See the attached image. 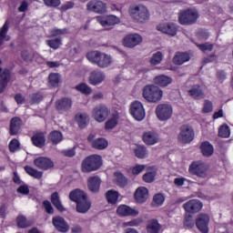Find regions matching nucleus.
Listing matches in <instances>:
<instances>
[{
    "instance_id": "obj_1",
    "label": "nucleus",
    "mask_w": 233,
    "mask_h": 233,
    "mask_svg": "<svg viewBox=\"0 0 233 233\" xmlns=\"http://www.w3.org/2000/svg\"><path fill=\"white\" fill-rule=\"evenodd\" d=\"M86 59L93 65H96L98 68H108L113 62L110 55L97 50L88 52Z\"/></svg>"
},
{
    "instance_id": "obj_2",
    "label": "nucleus",
    "mask_w": 233,
    "mask_h": 233,
    "mask_svg": "<svg viewBox=\"0 0 233 233\" xmlns=\"http://www.w3.org/2000/svg\"><path fill=\"white\" fill-rule=\"evenodd\" d=\"M129 15L136 23H147L150 19L148 8L143 5H130Z\"/></svg>"
},
{
    "instance_id": "obj_3",
    "label": "nucleus",
    "mask_w": 233,
    "mask_h": 233,
    "mask_svg": "<svg viewBox=\"0 0 233 233\" xmlns=\"http://www.w3.org/2000/svg\"><path fill=\"white\" fill-rule=\"evenodd\" d=\"M103 165V158L98 155H91L86 157L81 164V170L85 174L99 170Z\"/></svg>"
},
{
    "instance_id": "obj_4",
    "label": "nucleus",
    "mask_w": 233,
    "mask_h": 233,
    "mask_svg": "<svg viewBox=\"0 0 233 233\" xmlns=\"http://www.w3.org/2000/svg\"><path fill=\"white\" fill-rule=\"evenodd\" d=\"M143 97L148 103H157L163 97V91L154 85L146 86L143 89Z\"/></svg>"
},
{
    "instance_id": "obj_5",
    "label": "nucleus",
    "mask_w": 233,
    "mask_h": 233,
    "mask_svg": "<svg viewBox=\"0 0 233 233\" xmlns=\"http://www.w3.org/2000/svg\"><path fill=\"white\" fill-rule=\"evenodd\" d=\"M188 170L193 176H197L202 179L208 177V167L203 162L195 161L191 163Z\"/></svg>"
},
{
    "instance_id": "obj_6",
    "label": "nucleus",
    "mask_w": 233,
    "mask_h": 233,
    "mask_svg": "<svg viewBox=\"0 0 233 233\" xmlns=\"http://www.w3.org/2000/svg\"><path fill=\"white\" fill-rule=\"evenodd\" d=\"M110 116L109 108L105 105L96 106L92 111V117L97 123H105Z\"/></svg>"
},
{
    "instance_id": "obj_7",
    "label": "nucleus",
    "mask_w": 233,
    "mask_h": 233,
    "mask_svg": "<svg viewBox=\"0 0 233 233\" xmlns=\"http://www.w3.org/2000/svg\"><path fill=\"white\" fill-rule=\"evenodd\" d=\"M179 130L180 132L177 136V138L180 143L187 145V143L194 141V129L192 127L188 125H183L180 127Z\"/></svg>"
},
{
    "instance_id": "obj_8",
    "label": "nucleus",
    "mask_w": 233,
    "mask_h": 233,
    "mask_svg": "<svg viewBox=\"0 0 233 233\" xmlns=\"http://www.w3.org/2000/svg\"><path fill=\"white\" fill-rule=\"evenodd\" d=\"M198 17H199V15L197 11L188 9L180 12L178 21L180 25H194L198 21Z\"/></svg>"
},
{
    "instance_id": "obj_9",
    "label": "nucleus",
    "mask_w": 233,
    "mask_h": 233,
    "mask_svg": "<svg viewBox=\"0 0 233 233\" xmlns=\"http://www.w3.org/2000/svg\"><path fill=\"white\" fill-rule=\"evenodd\" d=\"M130 114L137 121H143L146 116L143 104L137 100L131 103Z\"/></svg>"
},
{
    "instance_id": "obj_10",
    "label": "nucleus",
    "mask_w": 233,
    "mask_h": 233,
    "mask_svg": "<svg viewBox=\"0 0 233 233\" xmlns=\"http://www.w3.org/2000/svg\"><path fill=\"white\" fill-rule=\"evenodd\" d=\"M172 106L168 104H160L156 108V114L159 121H167L172 117Z\"/></svg>"
},
{
    "instance_id": "obj_11",
    "label": "nucleus",
    "mask_w": 233,
    "mask_h": 233,
    "mask_svg": "<svg viewBox=\"0 0 233 233\" xmlns=\"http://www.w3.org/2000/svg\"><path fill=\"white\" fill-rule=\"evenodd\" d=\"M143 43V36L139 34H129L123 39V45L127 48H136V46Z\"/></svg>"
},
{
    "instance_id": "obj_12",
    "label": "nucleus",
    "mask_w": 233,
    "mask_h": 233,
    "mask_svg": "<svg viewBox=\"0 0 233 233\" xmlns=\"http://www.w3.org/2000/svg\"><path fill=\"white\" fill-rule=\"evenodd\" d=\"M210 217L206 213H199L196 218V227L202 233H208Z\"/></svg>"
},
{
    "instance_id": "obj_13",
    "label": "nucleus",
    "mask_w": 233,
    "mask_h": 233,
    "mask_svg": "<svg viewBox=\"0 0 233 233\" xmlns=\"http://www.w3.org/2000/svg\"><path fill=\"white\" fill-rule=\"evenodd\" d=\"M86 10L95 14H106V4L100 0H90L86 5Z\"/></svg>"
},
{
    "instance_id": "obj_14",
    "label": "nucleus",
    "mask_w": 233,
    "mask_h": 233,
    "mask_svg": "<svg viewBox=\"0 0 233 233\" xmlns=\"http://www.w3.org/2000/svg\"><path fill=\"white\" fill-rule=\"evenodd\" d=\"M183 208L188 214H198L203 208V203L198 199H191L183 205Z\"/></svg>"
},
{
    "instance_id": "obj_15",
    "label": "nucleus",
    "mask_w": 233,
    "mask_h": 233,
    "mask_svg": "<svg viewBox=\"0 0 233 233\" xmlns=\"http://www.w3.org/2000/svg\"><path fill=\"white\" fill-rule=\"evenodd\" d=\"M34 165L36 166L37 168H41L42 170H48L50 168H54V161L45 157L35 158L34 160Z\"/></svg>"
},
{
    "instance_id": "obj_16",
    "label": "nucleus",
    "mask_w": 233,
    "mask_h": 233,
    "mask_svg": "<svg viewBox=\"0 0 233 233\" xmlns=\"http://www.w3.org/2000/svg\"><path fill=\"white\" fill-rule=\"evenodd\" d=\"M105 79H106V75H105L103 71L99 70L91 72L88 77L89 84L93 85L94 86L101 85Z\"/></svg>"
},
{
    "instance_id": "obj_17",
    "label": "nucleus",
    "mask_w": 233,
    "mask_h": 233,
    "mask_svg": "<svg viewBox=\"0 0 233 233\" xmlns=\"http://www.w3.org/2000/svg\"><path fill=\"white\" fill-rule=\"evenodd\" d=\"M52 223L55 227V228H56V230H58V232H68V230L70 229V226H68V223H66V220H65V218H63V217H55L52 219Z\"/></svg>"
},
{
    "instance_id": "obj_18",
    "label": "nucleus",
    "mask_w": 233,
    "mask_h": 233,
    "mask_svg": "<svg viewBox=\"0 0 233 233\" xmlns=\"http://www.w3.org/2000/svg\"><path fill=\"white\" fill-rule=\"evenodd\" d=\"M157 30L162 32V34H167V35H171L172 37L177 34V27L172 23L160 24L157 26Z\"/></svg>"
},
{
    "instance_id": "obj_19",
    "label": "nucleus",
    "mask_w": 233,
    "mask_h": 233,
    "mask_svg": "<svg viewBox=\"0 0 233 233\" xmlns=\"http://www.w3.org/2000/svg\"><path fill=\"white\" fill-rule=\"evenodd\" d=\"M0 94L5 92V88L8 86V83H10L11 76L10 71L8 69H4L0 67Z\"/></svg>"
},
{
    "instance_id": "obj_20",
    "label": "nucleus",
    "mask_w": 233,
    "mask_h": 233,
    "mask_svg": "<svg viewBox=\"0 0 233 233\" xmlns=\"http://www.w3.org/2000/svg\"><path fill=\"white\" fill-rule=\"evenodd\" d=\"M142 139L146 145H156V143H159V135L154 131H147L144 132Z\"/></svg>"
},
{
    "instance_id": "obj_21",
    "label": "nucleus",
    "mask_w": 233,
    "mask_h": 233,
    "mask_svg": "<svg viewBox=\"0 0 233 233\" xmlns=\"http://www.w3.org/2000/svg\"><path fill=\"white\" fill-rule=\"evenodd\" d=\"M23 125V120L19 116H15L10 121L9 134L10 136H17L19 130H21V126Z\"/></svg>"
},
{
    "instance_id": "obj_22",
    "label": "nucleus",
    "mask_w": 233,
    "mask_h": 233,
    "mask_svg": "<svg viewBox=\"0 0 233 233\" xmlns=\"http://www.w3.org/2000/svg\"><path fill=\"white\" fill-rule=\"evenodd\" d=\"M97 23L102 26H114L117 23V16L109 15L106 16H96Z\"/></svg>"
},
{
    "instance_id": "obj_23",
    "label": "nucleus",
    "mask_w": 233,
    "mask_h": 233,
    "mask_svg": "<svg viewBox=\"0 0 233 233\" xmlns=\"http://www.w3.org/2000/svg\"><path fill=\"white\" fill-rule=\"evenodd\" d=\"M90 208H92V201L88 199V197L76 203V210L78 214H86Z\"/></svg>"
},
{
    "instance_id": "obj_24",
    "label": "nucleus",
    "mask_w": 233,
    "mask_h": 233,
    "mask_svg": "<svg viewBox=\"0 0 233 233\" xmlns=\"http://www.w3.org/2000/svg\"><path fill=\"white\" fill-rule=\"evenodd\" d=\"M117 212L119 216H124V217L133 216L134 218H136V216H139V210L136 208H132L127 205L119 206L117 208Z\"/></svg>"
},
{
    "instance_id": "obj_25",
    "label": "nucleus",
    "mask_w": 233,
    "mask_h": 233,
    "mask_svg": "<svg viewBox=\"0 0 233 233\" xmlns=\"http://www.w3.org/2000/svg\"><path fill=\"white\" fill-rule=\"evenodd\" d=\"M86 198H88L86 193L79 188L74 189L69 193V199L75 203H79V201H83Z\"/></svg>"
},
{
    "instance_id": "obj_26",
    "label": "nucleus",
    "mask_w": 233,
    "mask_h": 233,
    "mask_svg": "<svg viewBox=\"0 0 233 233\" xmlns=\"http://www.w3.org/2000/svg\"><path fill=\"white\" fill-rule=\"evenodd\" d=\"M137 203H145L148 199V189L147 187H138L135 192Z\"/></svg>"
},
{
    "instance_id": "obj_27",
    "label": "nucleus",
    "mask_w": 233,
    "mask_h": 233,
    "mask_svg": "<svg viewBox=\"0 0 233 233\" xmlns=\"http://www.w3.org/2000/svg\"><path fill=\"white\" fill-rule=\"evenodd\" d=\"M101 179L98 177H91L87 180V187L90 192H99Z\"/></svg>"
},
{
    "instance_id": "obj_28",
    "label": "nucleus",
    "mask_w": 233,
    "mask_h": 233,
    "mask_svg": "<svg viewBox=\"0 0 233 233\" xmlns=\"http://www.w3.org/2000/svg\"><path fill=\"white\" fill-rule=\"evenodd\" d=\"M32 142L35 147H37L38 148H43L45 147V143H46V138L45 137V133H35L32 137Z\"/></svg>"
},
{
    "instance_id": "obj_29",
    "label": "nucleus",
    "mask_w": 233,
    "mask_h": 233,
    "mask_svg": "<svg viewBox=\"0 0 233 233\" xmlns=\"http://www.w3.org/2000/svg\"><path fill=\"white\" fill-rule=\"evenodd\" d=\"M187 61H190V55L188 53L177 52L173 57L174 65L181 66Z\"/></svg>"
},
{
    "instance_id": "obj_30",
    "label": "nucleus",
    "mask_w": 233,
    "mask_h": 233,
    "mask_svg": "<svg viewBox=\"0 0 233 233\" xmlns=\"http://www.w3.org/2000/svg\"><path fill=\"white\" fill-rule=\"evenodd\" d=\"M51 203L55 208H56V209L59 210V212H65V210H66V208H65L61 203V198L59 197V193H57V191L51 195Z\"/></svg>"
},
{
    "instance_id": "obj_31",
    "label": "nucleus",
    "mask_w": 233,
    "mask_h": 233,
    "mask_svg": "<svg viewBox=\"0 0 233 233\" xmlns=\"http://www.w3.org/2000/svg\"><path fill=\"white\" fill-rule=\"evenodd\" d=\"M154 82L156 85H158V86H168V85L172 83V78L165 75H160L154 78Z\"/></svg>"
},
{
    "instance_id": "obj_32",
    "label": "nucleus",
    "mask_w": 233,
    "mask_h": 233,
    "mask_svg": "<svg viewBox=\"0 0 233 233\" xmlns=\"http://www.w3.org/2000/svg\"><path fill=\"white\" fill-rule=\"evenodd\" d=\"M75 119L80 128H85L88 125V115L86 113L76 114Z\"/></svg>"
},
{
    "instance_id": "obj_33",
    "label": "nucleus",
    "mask_w": 233,
    "mask_h": 233,
    "mask_svg": "<svg viewBox=\"0 0 233 233\" xmlns=\"http://www.w3.org/2000/svg\"><path fill=\"white\" fill-rule=\"evenodd\" d=\"M161 230V225L156 219L149 220L147 226V231L148 233H159Z\"/></svg>"
},
{
    "instance_id": "obj_34",
    "label": "nucleus",
    "mask_w": 233,
    "mask_h": 233,
    "mask_svg": "<svg viewBox=\"0 0 233 233\" xmlns=\"http://www.w3.org/2000/svg\"><path fill=\"white\" fill-rule=\"evenodd\" d=\"M201 152L206 157H210L214 154V147L208 142H204L200 146Z\"/></svg>"
},
{
    "instance_id": "obj_35",
    "label": "nucleus",
    "mask_w": 233,
    "mask_h": 233,
    "mask_svg": "<svg viewBox=\"0 0 233 233\" xmlns=\"http://www.w3.org/2000/svg\"><path fill=\"white\" fill-rule=\"evenodd\" d=\"M48 139H50L53 145H57L63 141V133L57 130L52 131L48 136Z\"/></svg>"
},
{
    "instance_id": "obj_36",
    "label": "nucleus",
    "mask_w": 233,
    "mask_h": 233,
    "mask_svg": "<svg viewBox=\"0 0 233 233\" xmlns=\"http://www.w3.org/2000/svg\"><path fill=\"white\" fill-rule=\"evenodd\" d=\"M56 108L58 110H69L72 108V100L69 98H63L56 102Z\"/></svg>"
},
{
    "instance_id": "obj_37",
    "label": "nucleus",
    "mask_w": 233,
    "mask_h": 233,
    "mask_svg": "<svg viewBox=\"0 0 233 233\" xmlns=\"http://www.w3.org/2000/svg\"><path fill=\"white\" fill-rule=\"evenodd\" d=\"M189 96L194 97V99H202L205 97V93H203L198 86H195L189 90Z\"/></svg>"
},
{
    "instance_id": "obj_38",
    "label": "nucleus",
    "mask_w": 233,
    "mask_h": 233,
    "mask_svg": "<svg viewBox=\"0 0 233 233\" xmlns=\"http://www.w3.org/2000/svg\"><path fill=\"white\" fill-rule=\"evenodd\" d=\"M92 147L97 150H105L108 147V142L105 138H97L93 141Z\"/></svg>"
},
{
    "instance_id": "obj_39",
    "label": "nucleus",
    "mask_w": 233,
    "mask_h": 233,
    "mask_svg": "<svg viewBox=\"0 0 233 233\" xmlns=\"http://www.w3.org/2000/svg\"><path fill=\"white\" fill-rule=\"evenodd\" d=\"M25 170L26 174H28L32 177H35V179H41V177H43V172L38 171L37 169H35L30 166H25Z\"/></svg>"
},
{
    "instance_id": "obj_40",
    "label": "nucleus",
    "mask_w": 233,
    "mask_h": 233,
    "mask_svg": "<svg viewBox=\"0 0 233 233\" xmlns=\"http://www.w3.org/2000/svg\"><path fill=\"white\" fill-rule=\"evenodd\" d=\"M76 90H77V92H80L81 94H84V96H90V94H92V87H90L88 85L85 84V83H81L77 86H76Z\"/></svg>"
},
{
    "instance_id": "obj_41",
    "label": "nucleus",
    "mask_w": 233,
    "mask_h": 233,
    "mask_svg": "<svg viewBox=\"0 0 233 233\" xmlns=\"http://www.w3.org/2000/svg\"><path fill=\"white\" fill-rule=\"evenodd\" d=\"M8 34V22H5L3 27L0 29V46L3 45V41H10Z\"/></svg>"
},
{
    "instance_id": "obj_42",
    "label": "nucleus",
    "mask_w": 233,
    "mask_h": 233,
    "mask_svg": "<svg viewBox=\"0 0 233 233\" xmlns=\"http://www.w3.org/2000/svg\"><path fill=\"white\" fill-rule=\"evenodd\" d=\"M106 198L110 205H116L117 203V191L108 190L106 193Z\"/></svg>"
},
{
    "instance_id": "obj_43",
    "label": "nucleus",
    "mask_w": 233,
    "mask_h": 233,
    "mask_svg": "<svg viewBox=\"0 0 233 233\" xmlns=\"http://www.w3.org/2000/svg\"><path fill=\"white\" fill-rule=\"evenodd\" d=\"M59 83H61V75L58 73H51L49 75V84L51 86H59Z\"/></svg>"
},
{
    "instance_id": "obj_44",
    "label": "nucleus",
    "mask_w": 233,
    "mask_h": 233,
    "mask_svg": "<svg viewBox=\"0 0 233 233\" xmlns=\"http://www.w3.org/2000/svg\"><path fill=\"white\" fill-rule=\"evenodd\" d=\"M17 225L20 228H26L28 227H32V223L30 221L26 220V218L25 216H18L16 218Z\"/></svg>"
},
{
    "instance_id": "obj_45",
    "label": "nucleus",
    "mask_w": 233,
    "mask_h": 233,
    "mask_svg": "<svg viewBox=\"0 0 233 233\" xmlns=\"http://www.w3.org/2000/svg\"><path fill=\"white\" fill-rule=\"evenodd\" d=\"M128 185V178L123 175V173H117V187L119 188H125Z\"/></svg>"
},
{
    "instance_id": "obj_46",
    "label": "nucleus",
    "mask_w": 233,
    "mask_h": 233,
    "mask_svg": "<svg viewBox=\"0 0 233 233\" xmlns=\"http://www.w3.org/2000/svg\"><path fill=\"white\" fill-rule=\"evenodd\" d=\"M161 61H163V53H161L160 51L155 53L152 57L150 58L149 63L151 65H159V63H161Z\"/></svg>"
},
{
    "instance_id": "obj_47",
    "label": "nucleus",
    "mask_w": 233,
    "mask_h": 233,
    "mask_svg": "<svg viewBox=\"0 0 233 233\" xmlns=\"http://www.w3.org/2000/svg\"><path fill=\"white\" fill-rule=\"evenodd\" d=\"M147 154H148V152L147 151V147L143 146H139L135 149V155L139 159H144V157H147Z\"/></svg>"
},
{
    "instance_id": "obj_48",
    "label": "nucleus",
    "mask_w": 233,
    "mask_h": 233,
    "mask_svg": "<svg viewBox=\"0 0 233 233\" xmlns=\"http://www.w3.org/2000/svg\"><path fill=\"white\" fill-rule=\"evenodd\" d=\"M220 137H230V127L228 125H222L218 130Z\"/></svg>"
},
{
    "instance_id": "obj_49",
    "label": "nucleus",
    "mask_w": 233,
    "mask_h": 233,
    "mask_svg": "<svg viewBox=\"0 0 233 233\" xmlns=\"http://www.w3.org/2000/svg\"><path fill=\"white\" fill-rule=\"evenodd\" d=\"M46 45L53 48V50H57L61 46V38H55L46 41Z\"/></svg>"
},
{
    "instance_id": "obj_50",
    "label": "nucleus",
    "mask_w": 233,
    "mask_h": 233,
    "mask_svg": "<svg viewBox=\"0 0 233 233\" xmlns=\"http://www.w3.org/2000/svg\"><path fill=\"white\" fill-rule=\"evenodd\" d=\"M155 179H156L155 171L147 172L143 175V181H145V183H154Z\"/></svg>"
},
{
    "instance_id": "obj_51",
    "label": "nucleus",
    "mask_w": 233,
    "mask_h": 233,
    "mask_svg": "<svg viewBox=\"0 0 233 233\" xmlns=\"http://www.w3.org/2000/svg\"><path fill=\"white\" fill-rule=\"evenodd\" d=\"M52 37H57L59 35H65L68 34V29L64 28V29H57V28H53L50 32Z\"/></svg>"
},
{
    "instance_id": "obj_52",
    "label": "nucleus",
    "mask_w": 233,
    "mask_h": 233,
    "mask_svg": "<svg viewBox=\"0 0 233 233\" xmlns=\"http://www.w3.org/2000/svg\"><path fill=\"white\" fill-rule=\"evenodd\" d=\"M143 223V220H141V218H135L131 221L128 222H124L122 224V227H139V225H141Z\"/></svg>"
},
{
    "instance_id": "obj_53",
    "label": "nucleus",
    "mask_w": 233,
    "mask_h": 233,
    "mask_svg": "<svg viewBox=\"0 0 233 233\" xmlns=\"http://www.w3.org/2000/svg\"><path fill=\"white\" fill-rule=\"evenodd\" d=\"M116 125H117V116H114L112 118L106 122V129L110 130L115 128Z\"/></svg>"
},
{
    "instance_id": "obj_54",
    "label": "nucleus",
    "mask_w": 233,
    "mask_h": 233,
    "mask_svg": "<svg viewBox=\"0 0 233 233\" xmlns=\"http://www.w3.org/2000/svg\"><path fill=\"white\" fill-rule=\"evenodd\" d=\"M198 46L202 52H212L214 50V45L210 43L200 44Z\"/></svg>"
},
{
    "instance_id": "obj_55",
    "label": "nucleus",
    "mask_w": 233,
    "mask_h": 233,
    "mask_svg": "<svg viewBox=\"0 0 233 233\" xmlns=\"http://www.w3.org/2000/svg\"><path fill=\"white\" fill-rule=\"evenodd\" d=\"M153 203H155L157 207H161V205L165 203V197L161 194L155 195L153 198Z\"/></svg>"
},
{
    "instance_id": "obj_56",
    "label": "nucleus",
    "mask_w": 233,
    "mask_h": 233,
    "mask_svg": "<svg viewBox=\"0 0 233 233\" xmlns=\"http://www.w3.org/2000/svg\"><path fill=\"white\" fill-rule=\"evenodd\" d=\"M19 140L14 138L9 143V150L10 152H15L16 150H19Z\"/></svg>"
},
{
    "instance_id": "obj_57",
    "label": "nucleus",
    "mask_w": 233,
    "mask_h": 233,
    "mask_svg": "<svg viewBox=\"0 0 233 233\" xmlns=\"http://www.w3.org/2000/svg\"><path fill=\"white\" fill-rule=\"evenodd\" d=\"M31 105H35L36 103H40L43 100V95L35 93L30 96Z\"/></svg>"
},
{
    "instance_id": "obj_58",
    "label": "nucleus",
    "mask_w": 233,
    "mask_h": 233,
    "mask_svg": "<svg viewBox=\"0 0 233 233\" xmlns=\"http://www.w3.org/2000/svg\"><path fill=\"white\" fill-rule=\"evenodd\" d=\"M204 114H208V112H212L214 110V106H212V102L208 100H205L204 107H203Z\"/></svg>"
},
{
    "instance_id": "obj_59",
    "label": "nucleus",
    "mask_w": 233,
    "mask_h": 233,
    "mask_svg": "<svg viewBox=\"0 0 233 233\" xmlns=\"http://www.w3.org/2000/svg\"><path fill=\"white\" fill-rule=\"evenodd\" d=\"M44 208L47 214H54V207H52V204L48 200H45L43 202Z\"/></svg>"
},
{
    "instance_id": "obj_60",
    "label": "nucleus",
    "mask_w": 233,
    "mask_h": 233,
    "mask_svg": "<svg viewBox=\"0 0 233 233\" xmlns=\"http://www.w3.org/2000/svg\"><path fill=\"white\" fill-rule=\"evenodd\" d=\"M44 3L46 6H59L61 5V0H44Z\"/></svg>"
},
{
    "instance_id": "obj_61",
    "label": "nucleus",
    "mask_w": 233,
    "mask_h": 233,
    "mask_svg": "<svg viewBox=\"0 0 233 233\" xmlns=\"http://www.w3.org/2000/svg\"><path fill=\"white\" fill-rule=\"evenodd\" d=\"M144 168H147L145 165H137L133 167L132 172L135 176L141 174Z\"/></svg>"
},
{
    "instance_id": "obj_62",
    "label": "nucleus",
    "mask_w": 233,
    "mask_h": 233,
    "mask_svg": "<svg viewBox=\"0 0 233 233\" xmlns=\"http://www.w3.org/2000/svg\"><path fill=\"white\" fill-rule=\"evenodd\" d=\"M184 225L187 228H192V227H194V220L192 219V216L186 217L184 220Z\"/></svg>"
},
{
    "instance_id": "obj_63",
    "label": "nucleus",
    "mask_w": 233,
    "mask_h": 233,
    "mask_svg": "<svg viewBox=\"0 0 233 233\" xmlns=\"http://www.w3.org/2000/svg\"><path fill=\"white\" fill-rule=\"evenodd\" d=\"M16 192H18L19 194H29L30 189H28V187L26 186H20L17 189Z\"/></svg>"
},
{
    "instance_id": "obj_64",
    "label": "nucleus",
    "mask_w": 233,
    "mask_h": 233,
    "mask_svg": "<svg viewBox=\"0 0 233 233\" xmlns=\"http://www.w3.org/2000/svg\"><path fill=\"white\" fill-rule=\"evenodd\" d=\"M21 56L25 61H32V55L30 54V52L24 51L22 52Z\"/></svg>"
}]
</instances>
